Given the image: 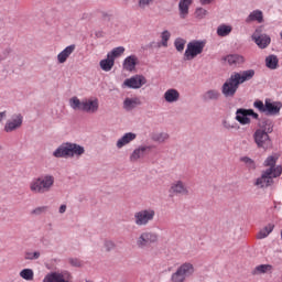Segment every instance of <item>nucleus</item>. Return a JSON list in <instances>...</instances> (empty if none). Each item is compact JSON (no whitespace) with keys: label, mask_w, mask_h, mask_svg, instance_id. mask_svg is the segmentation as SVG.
<instances>
[{"label":"nucleus","mask_w":282,"mask_h":282,"mask_svg":"<svg viewBox=\"0 0 282 282\" xmlns=\"http://www.w3.org/2000/svg\"><path fill=\"white\" fill-rule=\"evenodd\" d=\"M101 18L104 21H111V15L107 12H101Z\"/></svg>","instance_id":"50"},{"label":"nucleus","mask_w":282,"mask_h":282,"mask_svg":"<svg viewBox=\"0 0 282 282\" xmlns=\"http://www.w3.org/2000/svg\"><path fill=\"white\" fill-rule=\"evenodd\" d=\"M265 67H268V69H279V57L274 54L267 56Z\"/></svg>","instance_id":"31"},{"label":"nucleus","mask_w":282,"mask_h":282,"mask_svg":"<svg viewBox=\"0 0 282 282\" xmlns=\"http://www.w3.org/2000/svg\"><path fill=\"white\" fill-rule=\"evenodd\" d=\"M95 36H96L97 39H102V31H97V32H95Z\"/></svg>","instance_id":"53"},{"label":"nucleus","mask_w":282,"mask_h":282,"mask_svg":"<svg viewBox=\"0 0 282 282\" xmlns=\"http://www.w3.org/2000/svg\"><path fill=\"white\" fill-rule=\"evenodd\" d=\"M138 138V134L133 132H127L122 138L117 141V149H122V147H127L130 142H133Z\"/></svg>","instance_id":"23"},{"label":"nucleus","mask_w":282,"mask_h":282,"mask_svg":"<svg viewBox=\"0 0 282 282\" xmlns=\"http://www.w3.org/2000/svg\"><path fill=\"white\" fill-rule=\"evenodd\" d=\"M70 281H72V273H69L68 271L50 272L43 279V282H70Z\"/></svg>","instance_id":"13"},{"label":"nucleus","mask_w":282,"mask_h":282,"mask_svg":"<svg viewBox=\"0 0 282 282\" xmlns=\"http://www.w3.org/2000/svg\"><path fill=\"white\" fill-rule=\"evenodd\" d=\"M20 276L24 281H34V271L32 269H23L20 271Z\"/></svg>","instance_id":"36"},{"label":"nucleus","mask_w":282,"mask_h":282,"mask_svg":"<svg viewBox=\"0 0 282 282\" xmlns=\"http://www.w3.org/2000/svg\"><path fill=\"white\" fill-rule=\"evenodd\" d=\"M76 50V44H72L67 46L65 50H63L58 55H57V61L58 63L63 64L67 62V57L72 56Z\"/></svg>","instance_id":"21"},{"label":"nucleus","mask_w":282,"mask_h":282,"mask_svg":"<svg viewBox=\"0 0 282 282\" xmlns=\"http://www.w3.org/2000/svg\"><path fill=\"white\" fill-rule=\"evenodd\" d=\"M23 124V116L17 115L11 120H8L4 126L6 133H12V131H17V129H21Z\"/></svg>","instance_id":"15"},{"label":"nucleus","mask_w":282,"mask_h":282,"mask_svg":"<svg viewBox=\"0 0 282 282\" xmlns=\"http://www.w3.org/2000/svg\"><path fill=\"white\" fill-rule=\"evenodd\" d=\"M151 3H153V0H139L138 7L140 8V10H147V8L151 6Z\"/></svg>","instance_id":"46"},{"label":"nucleus","mask_w":282,"mask_h":282,"mask_svg":"<svg viewBox=\"0 0 282 282\" xmlns=\"http://www.w3.org/2000/svg\"><path fill=\"white\" fill-rule=\"evenodd\" d=\"M232 32V26L221 24L217 28V35L218 36H228Z\"/></svg>","instance_id":"33"},{"label":"nucleus","mask_w":282,"mask_h":282,"mask_svg":"<svg viewBox=\"0 0 282 282\" xmlns=\"http://www.w3.org/2000/svg\"><path fill=\"white\" fill-rule=\"evenodd\" d=\"M153 243H158V234L153 231H143L135 239V246L139 250H149Z\"/></svg>","instance_id":"5"},{"label":"nucleus","mask_w":282,"mask_h":282,"mask_svg":"<svg viewBox=\"0 0 282 282\" xmlns=\"http://www.w3.org/2000/svg\"><path fill=\"white\" fill-rule=\"evenodd\" d=\"M252 21H258L259 23H263V11L254 10L252 11L246 19V23H252Z\"/></svg>","instance_id":"30"},{"label":"nucleus","mask_w":282,"mask_h":282,"mask_svg":"<svg viewBox=\"0 0 282 282\" xmlns=\"http://www.w3.org/2000/svg\"><path fill=\"white\" fill-rule=\"evenodd\" d=\"M272 230H274V224H269L262 230H260L258 234V239H265V237H268Z\"/></svg>","instance_id":"37"},{"label":"nucleus","mask_w":282,"mask_h":282,"mask_svg":"<svg viewBox=\"0 0 282 282\" xmlns=\"http://www.w3.org/2000/svg\"><path fill=\"white\" fill-rule=\"evenodd\" d=\"M224 61H226L229 65H243L246 63V57L239 54H230L224 57Z\"/></svg>","instance_id":"22"},{"label":"nucleus","mask_w":282,"mask_h":282,"mask_svg":"<svg viewBox=\"0 0 282 282\" xmlns=\"http://www.w3.org/2000/svg\"><path fill=\"white\" fill-rule=\"evenodd\" d=\"M223 127L227 129V131H230L235 129L236 131H239L241 127H239V123L237 121H228V120H223Z\"/></svg>","instance_id":"38"},{"label":"nucleus","mask_w":282,"mask_h":282,"mask_svg":"<svg viewBox=\"0 0 282 282\" xmlns=\"http://www.w3.org/2000/svg\"><path fill=\"white\" fill-rule=\"evenodd\" d=\"M270 132H264V130L257 129L253 133V140L258 149H270L272 147V140L270 139Z\"/></svg>","instance_id":"9"},{"label":"nucleus","mask_w":282,"mask_h":282,"mask_svg":"<svg viewBox=\"0 0 282 282\" xmlns=\"http://www.w3.org/2000/svg\"><path fill=\"white\" fill-rule=\"evenodd\" d=\"M282 104L281 101L270 102L265 101V116H276L281 112Z\"/></svg>","instance_id":"17"},{"label":"nucleus","mask_w":282,"mask_h":282,"mask_svg":"<svg viewBox=\"0 0 282 282\" xmlns=\"http://www.w3.org/2000/svg\"><path fill=\"white\" fill-rule=\"evenodd\" d=\"M52 186H54V176L45 174L34 178L30 183V191L36 195H43L45 193H50V191H52Z\"/></svg>","instance_id":"3"},{"label":"nucleus","mask_w":282,"mask_h":282,"mask_svg":"<svg viewBox=\"0 0 282 282\" xmlns=\"http://www.w3.org/2000/svg\"><path fill=\"white\" fill-rule=\"evenodd\" d=\"M170 193H173V195H188V188H186L184 182L176 181L172 183L170 187Z\"/></svg>","instance_id":"19"},{"label":"nucleus","mask_w":282,"mask_h":282,"mask_svg":"<svg viewBox=\"0 0 282 282\" xmlns=\"http://www.w3.org/2000/svg\"><path fill=\"white\" fill-rule=\"evenodd\" d=\"M253 107H254L256 109H259V110L261 111V113H265V104H263V101H261V100H256V101L253 102Z\"/></svg>","instance_id":"47"},{"label":"nucleus","mask_w":282,"mask_h":282,"mask_svg":"<svg viewBox=\"0 0 282 282\" xmlns=\"http://www.w3.org/2000/svg\"><path fill=\"white\" fill-rule=\"evenodd\" d=\"M254 69L242 70L240 73H232L229 78L221 86V94L225 98H235V94H237V89H239V85H243V83H248V80H252L254 78Z\"/></svg>","instance_id":"1"},{"label":"nucleus","mask_w":282,"mask_h":282,"mask_svg":"<svg viewBox=\"0 0 282 282\" xmlns=\"http://www.w3.org/2000/svg\"><path fill=\"white\" fill-rule=\"evenodd\" d=\"M164 100L166 102H177L180 100V91L175 88H170L164 93Z\"/></svg>","instance_id":"25"},{"label":"nucleus","mask_w":282,"mask_h":282,"mask_svg":"<svg viewBox=\"0 0 282 282\" xmlns=\"http://www.w3.org/2000/svg\"><path fill=\"white\" fill-rule=\"evenodd\" d=\"M260 130L265 133H272V131H274V123L271 119L264 118L260 123Z\"/></svg>","instance_id":"32"},{"label":"nucleus","mask_w":282,"mask_h":282,"mask_svg":"<svg viewBox=\"0 0 282 282\" xmlns=\"http://www.w3.org/2000/svg\"><path fill=\"white\" fill-rule=\"evenodd\" d=\"M195 18L196 19H204L206 17V14H208V11L202 7L196 8L195 10Z\"/></svg>","instance_id":"44"},{"label":"nucleus","mask_w":282,"mask_h":282,"mask_svg":"<svg viewBox=\"0 0 282 282\" xmlns=\"http://www.w3.org/2000/svg\"><path fill=\"white\" fill-rule=\"evenodd\" d=\"M151 139L153 140V142H166V140H169V133L166 132H160V133H153L151 135Z\"/></svg>","instance_id":"35"},{"label":"nucleus","mask_w":282,"mask_h":282,"mask_svg":"<svg viewBox=\"0 0 282 282\" xmlns=\"http://www.w3.org/2000/svg\"><path fill=\"white\" fill-rule=\"evenodd\" d=\"M200 6H210L213 3V0H199Z\"/></svg>","instance_id":"52"},{"label":"nucleus","mask_w":282,"mask_h":282,"mask_svg":"<svg viewBox=\"0 0 282 282\" xmlns=\"http://www.w3.org/2000/svg\"><path fill=\"white\" fill-rule=\"evenodd\" d=\"M113 65H116V61L111 58L108 54L107 58L99 62V67L102 69V72H111V69H113Z\"/></svg>","instance_id":"27"},{"label":"nucleus","mask_w":282,"mask_h":282,"mask_svg":"<svg viewBox=\"0 0 282 282\" xmlns=\"http://www.w3.org/2000/svg\"><path fill=\"white\" fill-rule=\"evenodd\" d=\"M148 149H151V147H140L135 149L130 155V162H138L140 158H144V153H147Z\"/></svg>","instance_id":"28"},{"label":"nucleus","mask_w":282,"mask_h":282,"mask_svg":"<svg viewBox=\"0 0 282 282\" xmlns=\"http://www.w3.org/2000/svg\"><path fill=\"white\" fill-rule=\"evenodd\" d=\"M272 271L271 264H259L252 271V276H259V274H268V272Z\"/></svg>","instance_id":"29"},{"label":"nucleus","mask_w":282,"mask_h":282,"mask_svg":"<svg viewBox=\"0 0 282 282\" xmlns=\"http://www.w3.org/2000/svg\"><path fill=\"white\" fill-rule=\"evenodd\" d=\"M279 158H281V155L275 153L273 155L268 156L263 162V166H269L268 170H271V173H273V177H281L282 175V165L276 166Z\"/></svg>","instance_id":"10"},{"label":"nucleus","mask_w":282,"mask_h":282,"mask_svg":"<svg viewBox=\"0 0 282 282\" xmlns=\"http://www.w3.org/2000/svg\"><path fill=\"white\" fill-rule=\"evenodd\" d=\"M86 282H94V281H91V280H86Z\"/></svg>","instance_id":"55"},{"label":"nucleus","mask_w":282,"mask_h":282,"mask_svg":"<svg viewBox=\"0 0 282 282\" xmlns=\"http://www.w3.org/2000/svg\"><path fill=\"white\" fill-rule=\"evenodd\" d=\"M195 273V267L193 265V263L191 262H185L183 264H181L176 272H174L171 275V281L172 282H184L186 281L187 276H193V274Z\"/></svg>","instance_id":"6"},{"label":"nucleus","mask_w":282,"mask_h":282,"mask_svg":"<svg viewBox=\"0 0 282 282\" xmlns=\"http://www.w3.org/2000/svg\"><path fill=\"white\" fill-rule=\"evenodd\" d=\"M193 4V0H180L178 10L182 19L188 15V8Z\"/></svg>","instance_id":"26"},{"label":"nucleus","mask_w":282,"mask_h":282,"mask_svg":"<svg viewBox=\"0 0 282 282\" xmlns=\"http://www.w3.org/2000/svg\"><path fill=\"white\" fill-rule=\"evenodd\" d=\"M249 110V116L253 118L254 120H259V113L254 112L253 109H248Z\"/></svg>","instance_id":"49"},{"label":"nucleus","mask_w":282,"mask_h":282,"mask_svg":"<svg viewBox=\"0 0 282 282\" xmlns=\"http://www.w3.org/2000/svg\"><path fill=\"white\" fill-rule=\"evenodd\" d=\"M186 45V40L177 37L174 42V46L177 50V52H184V47Z\"/></svg>","instance_id":"41"},{"label":"nucleus","mask_w":282,"mask_h":282,"mask_svg":"<svg viewBox=\"0 0 282 282\" xmlns=\"http://www.w3.org/2000/svg\"><path fill=\"white\" fill-rule=\"evenodd\" d=\"M104 248L106 252H111V250H116V242L113 240L106 239L104 241Z\"/></svg>","instance_id":"43"},{"label":"nucleus","mask_w":282,"mask_h":282,"mask_svg":"<svg viewBox=\"0 0 282 282\" xmlns=\"http://www.w3.org/2000/svg\"><path fill=\"white\" fill-rule=\"evenodd\" d=\"M85 154V147L78 143L65 142L62 143L54 152V158H74Z\"/></svg>","instance_id":"4"},{"label":"nucleus","mask_w":282,"mask_h":282,"mask_svg":"<svg viewBox=\"0 0 282 282\" xmlns=\"http://www.w3.org/2000/svg\"><path fill=\"white\" fill-rule=\"evenodd\" d=\"M66 210H67V205H61V206H59V209H58V213H59L61 215H63L64 213H66Z\"/></svg>","instance_id":"51"},{"label":"nucleus","mask_w":282,"mask_h":282,"mask_svg":"<svg viewBox=\"0 0 282 282\" xmlns=\"http://www.w3.org/2000/svg\"><path fill=\"white\" fill-rule=\"evenodd\" d=\"M206 47L205 41L194 40L187 44V48L184 53V61H193L196 56H199Z\"/></svg>","instance_id":"7"},{"label":"nucleus","mask_w":282,"mask_h":282,"mask_svg":"<svg viewBox=\"0 0 282 282\" xmlns=\"http://www.w3.org/2000/svg\"><path fill=\"white\" fill-rule=\"evenodd\" d=\"M155 219V212L152 208L142 209L134 214L135 226H149Z\"/></svg>","instance_id":"8"},{"label":"nucleus","mask_w":282,"mask_h":282,"mask_svg":"<svg viewBox=\"0 0 282 282\" xmlns=\"http://www.w3.org/2000/svg\"><path fill=\"white\" fill-rule=\"evenodd\" d=\"M240 162H243L249 171H254V169H257V163L249 156H241Z\"/></svg>","instance_id":"34"},{"label":"nucleus","mask_w":282,"mask_h":282,"mask_svg":"<svg viewBox=\"0 0 282 282\" xmlns=\"http://www.w3.org/2000/svg\"><path fill=\"white\" fill-rule=\"evenodd\" d=\"M140 105H142V101L138 97L126 98L123 101V109H126V111H131L135 109V107H140Z\"/></svg>","instance_id":"24"},{"label":"nucleus","mask_w":282,"mask_h":282,"mask_svg":"<svg viewBox=\"0 0 282 282\" xmlns=\"http://www.w3.org/2000/svg\"><path fill=\"white\" fill-rule=\"evenodd\" d=\"M69 263H70V265H73L74 268H80V261H78V259L70 258V259H69Z\"/></svg>","instance_id":"48"},{"label":"nucleus","mask_w":282,"mask_h":282,"mask_svg":"<svg viewBox=\"0 0 282 282\" xmlns=\"http://www.w3.org/2000/svg\"><path fill=\"white\" fill-rule=\"evenodd\" d=\"M124 54V47L123 46H119V47H115L111 52L108 53L110 58H113L116 61V58L122 56Z\"/></svg>","instance_id":"39"},{"label":"nucleus","mask_w":282,"mask_h":282,"mask_svg":"<svg viewBox=\"0 0 282 282\" xmlns=\"http://www.w3.org/2000/svg\"><path fill=\"white\" fill-rule=\"evenodd\" d=\"M48 209H50V207H47V206L36 207L35 209H33L31 212V215H43V214L47 213Z\"/></svg>","instance_id":"45"},{"label":"nucleus","mask_w":282,"mask_h":282,"mask_svg":"<svg viewBox=\"0 0 282 282\" xmlns=\"http://www.w3.org/2000/svg\"><path fill=\"white\" fill-rule=\"evenodd\" d=\"M252 41L259 47V50H265L270 43H272V39L270 35L265 33H261V30L257 29L251 35Z\"/></svg>","instance_id":"12"},{"label":"nucleus","mask_w":282,"mask_h":282,"mask_svg":"<svg viewBox=\"0 0 282 282\" xmlns=\"http://www.w3.org/2000/svg\"><path fill=\"white\" fill-rule=\"evenodd\" d=\"M161 39H162V45L163 47H169V40L171 39V32H169L167 30L163 31L161 33Z\"/></svg>","instance_id":"42"},{"label":"nucleus","mask_w":282,"mask_h":282,"mask_svg":"<svg viewBox=\"0 0 282 282\" xmlns=\"http://www.w3.org/2000/svg\"><path fill=\"white\" fill-rule=\"evenodd\" d=\"M137 65H138V56L130 55V56L124 58V61L122 63V68L126 72H133V70H135Z\"/></svg>","instance_id":"20"},{"label":"nucleus","mask_w":282,"mask_h":282,"mask_svg":"<svg viewBox=\"0 0 282 282\" xmlns=\"http://www.w3.org/2000/svg\"><path fill=\"white\" fill-rule=\"evenodd\" d=\"M143 85H147V77H144V75H134L124 79L122 87H128L129 89H140V87Z\"/></svg>","instance_id":"14"},{"label":"nucleus","mask_w":282,"mask_h":282,"mask_svg":"<svg viewBox=\"0 0 282 282\" xmlns=\"http://www.w3.org/2000/svg\"><path fill=\"white\" fill-rule=\"evenodd\" d=\"M25 261H36V259H41V251H26L24 253Z\"/></svg>","instance_id":"40"},{"label":"nucleus","mask_w":282,"mask_h":282,"mask_svg":"<svg viewBox=\"0 0 282 282\" xmlns=\"http://www.w3.org/2000/svg\"><path fill=\"white\" fill-rule=\"evenodd\" d=\"M221 98V93L217 89H209L202 96L203 102H217Z\"/></svg>","instance_id":"18"},{"label":"nucleus","mask_w":282,"mask_h":282,"mask_svg":"<svg viewBox=\"0 0 282 282\" xmlns=\"http://www.w3.org/2000/svg\"><path fill=\"white\" fill-rule=\"evenodd\" d=\"M69 107L74 111H83L84 113H96L100 107L98 98L95 99H78L76 96L69 99Z\"/></svg>","instance_id":"2"},{"label":"nucleus","mask_w":282,"mask_h":282,"mask_svg":"<svg viewBox=\"0 0 282 282\" xmlns=\"http://www.w3.org/2000/svg\"><path fill=\"white\" fill-rule=\"evenodd\" d=\"M1 118H6V112H0V122H1Z\"/></svg>","instance_id":"54"},{"label":"nucleus","mask_w":282,"mask_h":282,"mask_svg":"<svg viewBox=\"0 0 282 282\" xmlns=\"http://www.w3.org/2000/svg\"><path fill=\"white\" fill-rule=\"evenodd\" d=\"M275 177L279 176H274V172H272V170H264L262 171L261 176L256 180L254 184L260 188H268L269 186H272V184H274Z\"/></svg>","instance_id":"11"},{"label":"nucleus","mask_w":282,"mask_h":282,"mask_svg":"<svg viewBox=\"0 0 282 282\" xmlns=\"http://www.w3.org/2000/svg\"><path fill=\"white\" fill-rule=\"evenodd\" d=\"M235 120H237V122H239V124H242V126L250 124V122H252L249 116V110L246 108H238L236 110Z\"/></svg>","instance_id":"16"}]
</instances>
